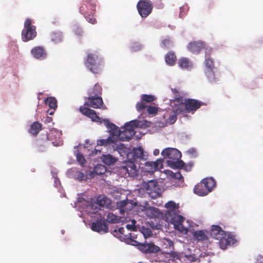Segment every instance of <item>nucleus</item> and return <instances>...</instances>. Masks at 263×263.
<instances>
[{"label": "nucleus", "mask_w": 263, "mask_h": 263, "mask_svg": "<svg viewBox=\"0 0 263 263\" xmlns=\"http://www.w3.org/2000/svg\"><path fill=\"white\" fill-rule=\"evenodd\" d=\"M160 46L164 49H168L173 46V42L169 38H165L161 41Z\"/></svg>", "instance_id": "nucleus-31"}, {"label": "nucleus", "mask_w": 263, "mask_h": 263, "mask_svg": "<svg viewBox=\"0 0 263 263\" xmlns=\"http://www.w3.org/2000/svg\"><path fill=\"white\" fill-rule=\"evenodd\" d=\"M31 53L33 57L38 60L45 59L47 57V53L45 48L42 46H36L31 50Z\"/></svg>", "instance_id": "nucleus-19"}, {"label": "nucleus", "mask_w": 263, "mask_h": 263, "mask_svg": "<svg viewBox=\"0 0 263 263\" xmlns=\"http://www.w3.org/2000/svg\"><path fill=\"white\" fill-rule=\"evenodd\" d=\"M104 172H100L99 173L100 174H103Z\"/></svg>", "instance_id": "nucleus-59"}, {"label": "nucleus", "mask_w": 263, "mask_h": 263, "mask_svg": "<svg viewBox=\"0 0 263 263\" xmlns=\"http://www.w3.org/2000/svg\"><path fill=\"white\" fill-rule=\"evenodd\" d=\"M153 154L155 156H157L159 154V150L158 149H155L154 151Z\"/></svg>", "instance_id": "nucleus-51"}, {"label": "nucleus", "mask_w": 263, "mask_h": 263, "mask_svg": "<svg viewBox=\"0 0 263 263\" xmlns=\"http://www.w3.org/2000/svg\"><path fill=\"white\" fill-rule=\"evenodd\" d=\"M175 177L178 179L182 178V176H181V175L180 173H176Z\"/></svg>", "instance_id": "nucleus-49"}, {"label": "nucleus", "mask_w": 263, "mask_h": 263, "mask_svg": "<svg viewBox=\"0 0 263 263\" xmlns=\"http://www.w3.org/2000/svg\"><path fill=\"white\" fill-rule=\"evenodd\" d=\"M103 142H104L103 139L98 140L97 141V145H100V146H102V145H103Z\"/></svg>", "instance_id": "nucleus-47"}, {"label": "nucleus", "mask_w": 263, "mask_h": 263, "mask_svg": "<svg viewBox=\"0 0 263 263\" xmlns=\"http://www.w3.org/2000/svg\"><path fill=\"white\" fill-rule=\"evenodd\" d=\"M173 91H174V93L176 97H179V92H178V91H177L176 89L173 90Z\"/></svg>", "instance_id": "nucleus-53"}, {"label": "nucleus", "mask_w": 263, "mask_h": 263, "mask_svg": "<svg viewBox=\"0 0 263 263\" xmlns=\"http://www.w3.org/2000/svg\"><path fill=\"white\" fill-rule=\"evenodd\" d=\"M120 147H120V148H119V149H120V150H121V149H122V148H123V147H124V145H122V144H121V145H120Z\"/></svg>", "instance_id": "nucleus-57"}, {"label": "nucleus", "mask_w": 263, "mask_h": 263, "mask_svg": "<svg viewBox=\"0 0 263 263\" xmlns=\"http://www.w3.org/2000/svg\"><path fill=\"white\" fill-rule=\"evenodd\" d=\"M143 233L145 237L146 235L149 236L152 234V231L149 229H144Z\"/></svg>", "instance_id": "nucleus-43"}, {"label": "nucleus", "mask_w": 263, "mask_h": 263, "mask_svg": "<svg viewBox=\"0 0 263 263\" xmlns=\"http://www.w3.org/2000/svg\"><path fill=\"white\" fill-rule=\"evenodd\" d=\"M96 151H98V150H97V149H95ZM99 152L100 153L101 152V151H99Z\"/></svg>", "instance_id": "nucleus-62"}, {"label": "nucleus", "mask_w": 263, "mask_h": 263, "mask_svg": "<svg viewBox=\"0 0 263 263\" xmlns=\"http://www.w3.org/2000/svg\"><path fill=\"white\" fill-rule=\"evenodd\" d=\"M204 104L197 100L187 99L184 100V107L187 112H194Z\"/></svg>", "instance_id": "nucleus-11"}, {"label": "nucleus", "mask_w": 263, "mask_h": 263, "mask_svg": "<svg viewBox=\"0 0 263 263\" xmlns=\"http://www.w3.org/2000/svg\"><path fill=\"white\" fill-rule=\"evenodd\" d=\"M86 178L84 174L82 172H78L77 173V179L79 181H82Z\"/></svg>", "instance_id": "nucleus-41"}, {"label": "nucleus", "mask_w": 263, "mask_h": 263, "mask_svg": "<svg viewBox=\"0 0 263 263\" xmlns=\"http://www.w3.org/2000/svg\"><path fill=\"white\" fill-rule=\"evenodd\" d=\"M129 224H127V228H128V227H129Z\"/></svg>", "instance_id": "nucleus-63"}, {"label": "nucleus", "mask_w": 263, "mask_h": 263, "mask_svg": "<svg viewBox=\"0 0 263 263\" xmlns=\"http://www.w3.org/2000/svg\"><path fill=\"white\" fill-rule=\"evenodd\" d=\"M107 128L109 130L110 132L112 133V134L115 135H118L119 136V133L121 131L118 130V127L115 124H114L112 123H110L109 126H108Z\"/></svg>", "instance_id": "nucleus-35"}, {"label": "nucleus", "mask_w": 263, "mask_h": 263, "mask_svg": "<svg viewBox=\"0 0 263 263\" xmlns=\"http://www.w3.org/2000/svg\"><path fill=\"white\" fill-rule=\"evenodd\" d=\"M77 160L81 165H83L86 163V160L83 155L80 153L77 155Z\"/></svg>", "instance_id": "nucleus-39"}, {"label": "nucleus", "mask_w": 263, "mask_h": 263, "mask_svg": "<svg viewBox=\"0 0 263 263\" xmlns=\"http://www.w3.org/2000/svg\"><path fill=\"white\" fill-rule=\"evenodd\" d=\"M91 229L98 233H107L108 228L106 223L102 219H98L96 221L93 222L91 224Z\"/></svg>", "instance_id": "nucleus-13"}, {"label": "nucleus", "mask_w": 263, "mask_h": 263, "mask_svg": "<svg viewBox=\"0 0 263 263\" xmlns=\"http://www.w3.org/2000/svg\"><path fill=\"white\" fill-rule=\"evenodd\" d=\"M146 106L143 101L138 102L136 104L137 109L139 111H142L146 108Z\"/></svg>", "instance_id": "nucleus-40"}, {"label": "nucleus", "mask_w": 263, "mask_h": 263, "mask_svg": "<svg viewBox=\"0 0 263 263\" xmlns=\"http://www.w3.org/2000/svg\"><path fill=\"white\" fill-rule=\"evenodd\" d=\"M131 244L133 246H137L138 247V249H139V245L141 244V243L139 242L137 240H131Z\"/></svg>", "instance_id": "nucleus-46"}, {"label": "nucleus", "mask_w": 263, "mask_h": 263, "mask_svg": "<svg viewBox=\"0 0 263 263\" xmlns=\"http://www.w3.org/2000/svg\"><path fill=\"white\" fill-rule=\"evenodd\" d=\"M103 123L106 126V127L109 126V124L111 122H110L109 120L108 119H104L102 120V123Z\"/></svg>", "instance_id": "nucleus-45"}, {"label": "nucleus", "mask_w": 263, "mask_h": 263, "mask_svg": "<svg viewBox=\"0 0 263 263\" xmlns=\"http://www.w3.org/2000/svg\"><path fill=\"white\" fill-rule=\"evenodd\" d=\"M63 35L61 31H52L49 34V39L54 44H58L63 41Z\"/></svg>", "instance_id": "nucleus-25"}, {"label": "nucleus", "mask_w": 263, "mask_h": 263, "mask_svg": "<svg viewBox=\"0 0 263 263\" xmlns=\"http://www.w3.org/2000/svg\"><path fill=\"white\" fill-rule=\"evenodd\" d=\"M140 122L137 120H134L125 123L123 131L120 132L119 138L122 141H129L135 134V128L142 127Z\"/></svg>", "instance_id": "nucleus-5"}, {"label": "nucleus", "mask_w": 263, "mask_h": 263, "mask_svg": "<svg viewBox=\"0 0 263 263\" xmlns=\"http://www.w3.org/2000/svg\"><path fill=\"white\" fill-rule=\"evenodd\" d=\"M165 61L167 65L172 66H174L177 61V58L173 51L168 52L165 55Z\"/></svg>", "instance_id": "nucleus-26"}, {"label": "nucleus", "mask_w": 263, "mask_h": 263, "mask_svg": "<svg viewBox=\"0 0 263 263\" xmlns=\"http://www.w3.org/2000/svg\"><path fill=\"white\" fill-rule=\"evenodd\" d=\"M84 63L86 67L95 74H100L102 71L104 65L102 58L97 51L88 53Z\"/></svg>", "instance_id": "nucleus-1"}, {"label": "nucleus", "mask_w": 263, "mask_h": 263, "mask_svg": "<svg viewBox=\"0 0 263 263\" xmlns=\"http://www.w3.org/2000/svg\"><path fill=\"white\" fill-rule=\"evenodd\" d=\"M107 221L111 223H116L119 222V218L117 216L114 215L113 213H109L107 216Z\"/></svg>", "instance_id": "nucleus-33"}, {"label": "nucleus", "mask_w": 263, "mask_h": 263, "mask_svg": "<svg viewBox=\"0 0 263 263\" xmlns=\"http://www.w3.org/2000/svg\"><path fill=\"white\" fill-rule=\"evenodd\" d=\"M101 166L103 167V169L104 170H105V167H104V166Z\"/></svg>", "instance_id": "nucleus-61"}, {"label": "nucleus", "mask_w": 263, "mask_h": 263, "mask_svg": "<svg viewBox=\"0 0 263 263\" xmlns=\"http://www.w3.org/2000/svg\"><path fill=\"white\" fill-rule=\"evenodd\" d=\"M205 47V44L201 41H195L191 42L187 46L189 51L194 53H198Z\"/></svg>", "instance_id": "nucleus-18"}, {"label": "nucleus", "mask_w": 263, "mask_h": 263, "mask_svg": "<svg viewBox=\"0 0 263 263\" xmlns=\"http://www.w3.org/2000/svg\"><path fill=\"white\" fill-rule=\"evenodd\" d=\"M102 161L106 165H111L116 161V159L110 155H104Z\"/></svg>", "instance_id": "nucleus-32"}, {"label": "nucleus", "mask_w": 263, "mask_h": 263, "mask_svg": "<svg viewBox=\"0 0 263 263\" xmlns=\"http://www.w3.org/2000/svg\"><path fill=\"white\" fill-rule=\"evenodd\" d=\"M194 151V150L193 149H190V150H189V152H190V153H192V152H193Z\"/></svg>", "instance_id": "nucleus-58"}, {"label": "nucleus", "mask_w": 263, "mask_h": 263, "mask_svg": "<svg viewBox=\"0 0 263 263\" xmlns=\"http://www.w3.org/2000/svg\"><path fill=\"white\" fill-rule=\"evenodd\" d=\"M178 110H180V109H177L176 111L173 110L170 115L168 121L171 124H174L176 122L177 120V112L178 111Z\"/></svg>", "instance_id": "nucleus-36"}, {"label": "nucleus", "mask_w": 263, "mask_h": 263, "mask_svg": "<svg viewBox=\"0 0 263 263\" xmlns=\"http://www.w3.org/2000/svg\"><path fill=\"white\" fill-rule=\"evenodd\" d=\"M166 218L172 223H173L175 228L179 229V227H182V223L184 221V217L178 214V213H174L168 216H166Z\"/></svg>", "instance_id": "nucleus-14"}, {"label": "nucleus", "mask_w": 263, "mask_h": 263, "mask_svg": "<svg viewBox=\"0 0 263 263\" xmlns=\"http://www.w3.org/2000/svg\"><path fill=\"white\" fill-rule=\"evenodd\" d=\"M47 112L50 115H52L54 114V110H50V109H48V111H47Z\"/></svg>", "instance_id": "nucleus-54"}, {"label": "nucleus", "mask_w": 263, "mask_h": 263, "mask_svg": "<svg viewBox=\"0 0 263 263\" xmlns=\"http://www.w3.org/2000/svg\"><path fill=\"white\" fill-rule=\"evenodd\" d=\"M97 169H98V168H97H97H96L95 171H96V173H98V172H97Z\"/></svg>", "instance_id": "nucleus-60"}, {"label": "nucleus", "mask_w": 263, "mask_h": 263, "mask_svg": "<svg viewBox=\"0 0 263 263\" xmlns=\"http://www.w3.org/2000/svg\"><path fill=\"white\" fill-rule=\"evenodd\" d=\"M147 112L150 114H156L157 112V109L155 107L149 106L147 108Z\"/></svg>", "instance_id": "nucleus-42"}, {"label": "nucleus", "mask_w": 263, "mask_h": 263, "mask_svg": "<svg viewBox=\"0 0 263 263\" xmlns=\"http://www.w3.org/2000/svg\"><path fill=\"white\" fill-rule=\"evenodd\" d=\"M142 186L151 198H156L159 196L160 189L156 180H151L148 182L143 181Z\"/></svg>", "instance_id": "nucleus-7"}, {"label": "nucleus", "mask_w": 263, "mask_h": 263, "mask_svg": "<svg viewBox=\"0 0 263 263\" xmlns=\"http://www.w3.org/2000/svg\"><path fill=\"white\" fill-rule=\"evenodd\" d=\"M37 35L36 27L32 24L31 19L27 18L24 23V28L22 32V40L26 42L33 40Z\"/></svg>", "instance_id": "nucleus-6"}, {"label": "nucleus", "mask_w": 263, "mask_h": 263, "mask_svg": "<svg viewBox=\"0 0 263 263\" xmlns=\"http://www.w3.org/2000/svg\"><path fill=\"white\" fill-rule=\"evenodd\" d=\"M218 240L220 248L222 250L226 249L228 246L233 245L235 242L234 236L232 235H227V234L225 237L221 238V239Z\"/></svg>", "instance_id": "nucleus-23"}, {"label": "nucleus", "mask_w": 263, "mask_h": 263, "mask_svg": "<svg viewBox=\"0 0 263 263\" xmlns=\"http://www.w3.org/2000/svg\"><path fill=\"white\" fill-rule=\"evenodd\" d=\"M143 156V150L141 147L134 149V156L136 158H141Z\"/></svg>", "instance_id": "nucleus-37"}, {"label": "nucleus", "mask_w": 263, "mask_h": 263, "mask_svg": "<svg viewBox=\"0 0 263 263\" xmlns=\"http://www.w3.org/2000/svg\"><path fill=\"white\" fill-rule=\"evenodd\" d=\"M139 250L144 253H155L159 252L160 248L153 243H141Z\"/></svg>", "instance_id": "nucleus-15"}, {"label": "nucleus", "mask_w": 263, "mask_h": 263, "mask_svg": "<svg viewBox=\"0 0 263 263\" xmlns=\"http://www.w3.org/2000/svg\"><path fill=\"white\" fill-rule=\"evenodd\" d=\"M108 199L104 196H99L97 198V202L100 206H104L107 204Z\"/></svg>", "instance_id": "nucleus-34"}, {"label": "nucleus", "mask_w": 263, "mask_h": 263, "mask_svg": "<svg viewBox=\"0 0 263 263\" xmlns=\"http://www.w3.org/2000/svg\"><path fill=\"white\" fill-rule=\"evenodd\" d=\"M49 134L47 132L42 133L39 138L36 140V146L38 148L45 147L48 145L49 141L51 140Z\"/></svg>", "instance_id": "nucleus-22"}, {"label": "nucleus", "mask_w": 263, "mask_h": 263, "mask_svg": "<svg viewBox=\"0 0 263 263\" xmlns=\"http://www.w3.org/2000/svg\"><path fill=\"white\" fill-rule=\"evenodd\" d=\"M155 99V97L152 95H143L141 96V101L146 102L150 103Z\"/></svg>", "instance_id": "nucleus-38"}, {"label": "nucleus", "mask_w": 263, "mask_h": 263, "mask_svg": "<svg viewBox=\"0 0 263 263\" xmlns=\"http://www.w3.org/2000/svg\"><path fill=\"white\" fill-rule=\"evenodd\" d=\"M137 8L140 15L145 18L152 13L153 4L149 0H139L137 3Z\"/></svg>", "instance_id": "nucleus-8"}, {"label": "nucleus", "mask_w": 263, "mask_h": 263, "mask_svg": "<svg viewBox=\"0 0 263 263\" xmlns=\"http://www.w3.org/2000/svg\"><path fill=\"white\" fill-rule=\"evenodd\" d=\"M76 33L78 35H81V33L82 32L81 30H80L79 29H77L76 31Z\"/></svg>", "instance_id": "nucleus-52"}, {"label": "nucleus", "mask_w": 263, "mask_h": 263, "mask_svg": "<svg viewBox=\"0 0 263 263\" xmlns=\"http://www.w3.org/2000/svg\"><path fill=\"white\" fill-rule=\"evenodd\" d=\"M126 204V201H122L121 202H120V203H119V206L120 207H124V206H125Z\"/></svg>", "instance_id": "nucleus-48"}, {"label": "nucleus", "mask_w": 263, "mask_h": 263, "mask_svg": "<svg viewBox=\"0 0 263 263\" xmlns=\"http://www.w3.org/2000/svg\"><path fill=\"white\" fill-rule=\"evenodd\" d=\"M45 104L48 105L51 109L54 110L57 108V100L55 98H47L45 100Z\"/></svg>", "instance_id": "nucleus-30"}, {"label": "nucleus", "mask_w": 263, "mask_h": 263, "mask_svg": "<svg viewBox=\"0 0 263 263\" xmlns=\"http://www.w3.org/2000/svg\"><path fill=\"white\" fill-rule=\"evenodd\" d=\"M192 166V165H190V166H186H186H185V164H184V166H183L182 168L184 167V169H185V170H186V171H190V170L191 169Z\"/></svg>", "instance_id": "nucleus-50"}, {"label": "nucleus", "mask_w": 263, "mask_h": 263, "mask_svg": "<svg viewBox=\"0 0 263 263\" xmlns=\"http://www.w3.org/2000/svg\"><path fill=\"white\" fill-rule=\"evenodd\" d=\"M165 206L167 209L166 216L179 212V206L173 201L167 202Z\"/></svg>", "instance_id": "nucleus-24"}, {"label": "nucleus", "mask_w": 263, "mask_h": 263, "mask_svg": "<svg viewBox=\"0 0 263 263\" xmlns=\"http://www.w3.org/2000/svg\"><path fill=\"white\" fill-rule=\"evenodd\" d=\"M86 104L94 108H100L103 105V102L101 97L89 96Z\"/></svg>", "instance_id": "nucleus-21"}, {"label": "nucleus", "mask_w": 263, "mask_h": 263, "mask_svg": "<svg viewBox=\"0 0 263 263\" xmlns=\"http://www.w3.org/2000/svg\"><path fill=\"white\" fill-rule=\"evenodd\" d=\"M177 63L179 67L184 70H191L194 67L193 62L186 57H181Z\"/></svg>", "instance_id": "nucleus-16"}, {"label": "nucleus", "mask_w": 263, "mask_h": 263, "mask_svg": "<svg viewBox=\"0 0 263 263\" xmlns=\"http://www.w3.org/2000/svg\"><path fill=\"white\" fill-rule=\"evenodd\" d=\"M118 231H119V232L120 233H122L124 231V228H119Z\"/></svg>", "instance_id": "nucleus-55"}, {"label": "nucleus", "mask_w": 263, "mask_h": 263, "mask_svg": "<svg viewBox=\"0 0 263 263\" xmlns=\"http://www.w3.org/2000/svg\"><path fill=\"white\" fill-rule=\"evenodd\" d=\"M212 52V49H206L205 57L204 63L209 69L206 71V74L209 78H212L214 76L213 69L214 68V63L213 60L211 58L210 54Z\"/></svg>", "instance_id": "nucleus-10"}, {"label": "nucleus", "mask_w": 263, "mask_h": 263, "mask_svg": "<svg viewBox=\"0 0 263 263\" xmlns=\"http://www.w3.org/2000/svg\"><path fill=\"white\" fill-rule=\"evenodd\" d=\"M103 145L104 146L107 145L108 144H109L110 143L112 142V140L110 138H108L106 139H103Z\"/></svg>", "instance_id": "nucleus-44"}, {"label": "nucleus", "mask_w": 263, "mask_h": 263, "mask_svg": "<svg viewBox=\"0 0 263 263\" xmlns=\"http://www.w3.org/2000/svg\"><path fill=\"white\" fill-rule=\"evenodd\" d=\"M42 128V125L39 122H33L30 126L29 133L33 135L36 136L41 130Z\"/></svg>", "instance_id": "nucleus-28"}, {"label": "nucleus", "mask_w": 263, "mask_h": 263, "mask_svg": "<svg viewBox=\"0 0 263 263\" xmlns=\"http://www.w3.org/2000/svg\"><path fill=\"white\" fill-rule=\"evenodd\" d=\"M163 160L158 159L155 162H147L145 163V166L147 171L149 172H154L159 170L163 167Z\"/></svg>", "instance_id": "nucleus-17"}, {"label": "nucleus", "mask_w": 263, "mask_h": 263, "mask_svg": "<svg viewBox=\"0 0 263 263\" xmlns=\"http://www.w3.org/2000/svg\"><path fill=\"white\" fill-rule=\"evenodd\" d=\"M161 155L164 158H168L167 163L172 168H182L184 163L180 159L181 156V153L177 149L174 148H166L162 151Z\"/></svg>", "instance_id": "nucleus-2"}, {"label": "nucleus", "mask_w": 263, "mask_h": 263, "mask_svg": "<svg viewBox=\"0 0 263 263\" xmlns=\"http://www.w3.org/2000/svg\"><path fill=\"white\" fill-rule=\"evenodd\" d=\"M96 4L91 0H83L80 7V12L84 15L86 20L90 23L94 24L97 21L93 15L96 12Z\"/></svg>", "instance_id": "nucleus-3"}, {"label": "nucleus", "mask_w": 263, "mask_h": 263, "mask_svg": "<svg viewBox=\"0 0 263 263\" xmlns=\"http://www.w3.org/2000/svg\"><path fill=\"white\" fill-rule=\"evenodd\" d=\"M156 209H154V208H150L148 210V211H150V212H152V211H156Z\"/></svg>", "instance_id": "nucleus-56"}, {"label": "nucleus", "mask_w": 263, "mask_h": 263, "mask_svg": "<svg viewBox=\"0 0 263 263\" xmlns=\"http://www.w3.org/2000/svg\"><path fill=\"white\" fill-rule=\"evenodd\" d=\"M215 185L216 182L213 178H206L195 185L194 192L199 196H205L212 191Z\"/></svg>", "instance_id": "nucleus-4"}, {"label": "nucleus", "mask_w": 263, "mask_h": 263, "mask_svg": "<svg viewBox=\"0 0 263 263\" xmlns=\"http://www.w3.org/2000/svg\"><path fill=\"white\" fill-rule=\"evenodd\" d=\"M211 236L217 240L226 236V233L221 228L217 225H213L211 230Z\"/></svg>", "instance_id": "nucleus-20"}, {"label": "nucleus", "mask_w": 263, "mask_h": 263, "mask_svg": "<svg viewBox=\"0 0 263 263\" xmlns=\"http://www.w3.org/2000/svg\"><path fill=\"white\" fill-rule=\"evenodd\" d=\"M102 92V87L99 83H96L93 88L89 90L88 93L89 96L99 97Z\"/></svg>", "instance_id": "nucleus-29"}, {"label": "nucleus", "mask_w": 263, "mask_h": 263, "mask_svg": "<svg viewBox=\"0 0 263 263\" xmlns=\"http://www.w3.org/2000/svg\"><path fill=\"white\" fill-rule=\"evenodd\" d=\"M120 170L121 173L125 176L135 177L138 175L137 166L132 161L126 162L125 165L120 168Z\"/></svg>", "instance_id": "nucleus-9"}, {"label": "nucleus", "mask_w": 263, "mask_h": 263, "mask_svg": "<svg viewBox=\"0 0 263 263\" xmlns=\"http://www.w3.org/2000/svg\"><path fill=\"white\" fill-rule=\"evenodd\" d=\"M80 111L83 115L90 118L92 121L102 123V119L97 115L95 110L87 107H81Z\"/></svg>", "instance_id": "nucleus-12"}, {"label": "nucleus", "mask_w": 263, "mask_h": 263, "mask_svg": "<svg viewBox=\"0 0 263 263\" xmlns=\"http://www.w3.org/2000/svg\"><path fill=\"white\" fill-rule=\"evenodd\" d=\"M194 238L198 241H203L208 239V236L203 230H197L193 234Z\"/></svg>", "instance_id": "nucleus-27"}]
</instances>
